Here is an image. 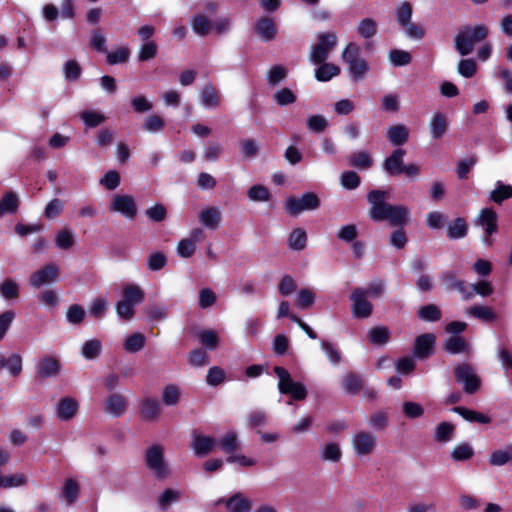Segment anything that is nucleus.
<instances>
[{
    "instance_id": "obj_25",
    "label": "nucleus",
    "mask_w": 512,
    "mask_h": 512,
    "mask_svg": "<svg viewBox=\"0 0 512 512\" xmlns=\"http://www.w3.org/2000/svg\"><path fill=\"white\" fill-rule=\"evenodd\" d=\"M216 445V439L211 436L197 434L193 440V450L199 457L208 455Z\"/></svg>"
},
{
    "instance_id": "obj_16",
    "label": "nucleus",
    "mask_w": 512,
    "mask_h": 512,
    "mask_svg": "<svg viewBox=\"0 0 512 512\" xmlns=\"http://www.w3.org/2000/svg\"><path fill=\"white\" fill-rule=\"evenodd\" d=\"M127 407L128 403L126 398L119 393L109 395L105 401L106 413L114 417L122 416L126 412Z\"/></svg>"
},
{
    "instance_id": "obj_56",
    "label": "nucleus",
    "mask_w": 512,
    "mask_h": 512,
    "mask_svg": "<svg viewBox=\"0 0 512 512\" xmlns=\"http://www.w3.org/2000/svg\"><path fill=\"white\" fill-rule=\"evenodd\" d=\"M101 350L102 344L100 340H87L82 346V355L88 360H93L100 355Z\"/></svg>"
},
{
    "instance_id": "obj_23",
    "label": "nucleus",
    "mask_w": 512,
    "mask_h": 512,
    "mask_svg": "<svg viewBox=\"0 0 512 512\" xmlns=\"http://www.w3.org/2000/svg\"><path fill=\"white\" fill-rule=\"evenodd\" d=\"M160 404L157 399L144 398L140 403V416L145 421H154L160 414Z\"/></svg>"
},
{
    "instance_id": "obj_45",
    "label": "nucleus",
    "mask_w": 512,
    "mask_h": 512,
    "mask_svg": "<svg viewBox=\"0 0 512 512\" xmlns=\"http://www.w3.org/2000/svg\"><path fill=\"white\" fill-rule=\"evenodd\" d=\"M348 66H349V73L354 82H358V81L362 80L369 70V65H368L367 61L363 58H360V59L348 64Z\"/></svg>"
},
{
    "instance_id": "obj_61",
    "label": "nucleus",
    "mask_w": 512,
    "mask_h": 512,
    "mask_svg": "<svg viewBox=\"0 0 512 512\" xmlns=\"http://www.w3.org/2000/svg\"><path fill=\"white\" fill-rule=\"evenodd\" d=\"M307 128L314 133H322L326 130L329 123L323 115H311L306 121Z\"/></svg>"
},
{
    "instance_id": "obj_49",
    "label": "nucleus",
    "mask_w": 512,
    "mask_h": 512,
    "mask_svg": "<svg viewBox=\"0 0 512 512\" xmlns=\"http://www.w3.org/2000/svg\"><path fill=\"white\" fill-rule=\"evenodd\" d=\"M455 427L450 422H441L437 425L434 439L440 443H446L452 440Z\"/></svg>"
},
{
    "instance_id": "obj_54",
    "label": "nucleus",
    "mask_w": 512,
    "mask_h": 512,
    "mask_svg": "<svg viewBox=\"0 0 512 512\" xmlns=\"http://www.w3.org/2000/svg\"><path fill=\"white\" fill-rule=\"evenodd\" d=\"M158 45L155 41L144 42L138 51V61L145 62L149 61L157 56Z\"/></svg>"
},
{
    "instance_id": "obj_32",
    "label": "nucleus",
    "mask_w": 512,
    "mask_h": 512,
    "mask_svg": "<svg viewBox=\"0 0 512 512\" xmlns=\"http://www.w3.org/2000/svg\"><path fill=\"white\" fill-rule=\"evenodd\" d=\"M217 443L221 450L226 454H232L240 449V442L235 431H228Z\"/></svg>"
},
{
    "instance_id": "obj_51",
    "label": "nucleus",
    "mask_w": 512,
    "mask_h": 512,
    "mask_svg": "<svg viewBox=\"0 0 512 512\" xmlns=\"http://www.w3.org/2000/svg\"><path fill=\"white\" fill-rule=\"evenodd\" d=\"M0 294L6 300H14L19 297V285L11 278L5 279L0 284Z\"/></svg>"
},
{
    "instance_id": "obj_60",
    "label": "nucleus",
    "mask_w": 512,
    "mask_h": 512,
    "mask_svg": "<svg viewBox=\"0 0 512 512\" xmlns=\"http://www.w3.org/2000/svg\"><path fill=\"white\" fill-rule=\"evenodd\" d=\"M389 59L396 67L406 66L412 62L411 54L405 50L400 49L390 50Z\"/></svg>"
},
{
    "instance_id": "obj_57",
    "label": "nucleus",
    "mask_w": 512,
    "mask_h": 512,
    "mask_svg": "<svg viewBox=\"0 0 512 512\" xmlns=\"http://www.w3.org/2000/svg\"><path fill=\"white\" fill-rule=\"evenodd\" d=\"M246 422L249 428H262L267 425L268 416L263 410H254L247 415Z\"/></svg>"
},
{
    "instance_id": "obj_19",
    "label": "nucleus",
    "mask_w": 512,
    "mask_h": 512,
    "mask_svg": "<svg viewBox=\"0 0 512 512\" xmlns=\"http://www.w3.org/2000/svg\"><path fill=\"white\" fill-rule=\"evenodd\" d=\"M121 298L135 307L144 302L145 291L136 284L126 283L122 286Z\"/></svg>"
},
{
    "instance_id": "obj_20",
    "label": "nucleus",
    "mask_w": 512,
    "mask_h": 512,
    "mask_svg": "<svg viewBox=\"0 0 512 512\" xmlns=\"http://www.w3.org/2000/svg\"><path fill=\"white\" fill-rule=\"evenodd\" d=\"M60 371L59 361L52 356H45L37 365L36 372L39 378H49L58 375Z\"/></svg>"
},
{
    "instance_id": "obj_34",
    "label": "nucleus",
    "mask_w": 512,
    "mask_h": 512,
    "mask_svg": "<svg viewBox=\"0 0 512 512\" xmlns=\"http://www.w3.org/2000/svg\"><path fill=\"white\" fill-rule=\"evenodd\" d=\"M390 335V331L386 326H375L368 331L367 337L373 345L382 346L388 343Z\"/></svg>"
},
{
    "instance_id": "obj_13",
    "label": "nucleus",
    "mask_w": 512,
    "mask_h": 512,
    "mask_svg": "<svg viewBox=\"0 0 512 512\" xmlns=\"http://www.w3.org/2000/svg\"><path fill=\"white\" fill-rule=\"evenodd\" d=\"M58 275V268L55 264L50 263L35 271L30 276V285L34 288H39L43 284L52 282Z\"/></svg>"
},
{
    "instance_id": "obj_58",
    "label": "nucleus",
    "mask_w": 512,
    "mask_h": 512,
    "mask_svg": "<svg viewBox=\"0 0 512 512\" xmlns=\"http://www.w3.org/2000/svg\"><path fill=\"white\" fill-rule=\"evenodd\" d=\"M130 54L131 52L128 47H120L115 51L108 52L106 61L109 65L122 64L129 60Z\"/></svg>"
},
{
    "instance_id": "obj_18",
    "label": "nucleus",
    "mask_w": 512,
    "mask_h": 512,
    "mask_svg": "<svg viewBox=\"0 0 512 512\" xmlns=\"http://www.w3.org/2000/svg\"><path fill=\"white\" fill-rule=\"evenodd\" d=\"M443 350L449 354H465L470 351V344L460 335H452L443 343Z\"/></svg>"
},
{
    "instance_id": "obj_3",
    "label": "nucleus",
    "mask_w": 512,
    "mask_h": 512,
    "mask_svg": "<svg viewBox=\"0 0 512 512\" xmlns=\"http://www.w3.org/2000/svg\"><path fill=\"white\" fill-rule=\"evenodd\" d=\"M146 467L158 480H163L169 475V467L165 461L164 447L160 444H153L148 447L144 455Z\"/></svg>"
},
{
    "instance_id": "obj_35",
    "label": "nucleus",
    "mask_w": 512,
    "mask_h": 512,
    "mask_svg": "<svg viewBox=\"0 0 512 512\" xmlns=\"http://www.w3.org/2000/svg\"><path fill=\"white\" fill-rule=\"evenodd\" d=\"M510 198H512V185L497 181L495 189L490 193V201L496 204H502L505 200Z\"/></svg>"
},
{
    "instance_id": "obj_53",
    "label": "nucleus",
    "mask_w": 512,
    "mask_h": 512,
    "mask_svg": "<svg viewBox=\"0 0 512 512\" xmlns=\"http://www.w3.org/2000/svg\"><path fill=\"white\" fill-rule=\"evenodd\" d=\"M247 195L250 200L257 202H267L271 199L270 191L261 184L251 186L247 191Z\"/></svg>"
},
{
    "instance_id": "obj_27",
    "label": "nucleus",
    "mask_w": 512,
    "mask_h": 512,
    "mask_svg": "<svg viewBox=\"0 0 512 512\" xmlns=\"http://www.w3.org/2000/svg\"><path fill=\"white\" fill-rule=\"evenodd\" d=\"M20 205L18 195L13 191L4 193L0 199V218L6 214H14Z\"/></svg>"
},
{
    "instance_id": "obj_6",
    "label": "nucleus",
    "mask_w": 512,
    "mask_h": 512,
    "mask_svg": "<svg viewBox=\"0 0 512 512\" xmlns=\"http://www.w3.org/2000/svg\"><path fill=\"white\" fill-rule=\"evenodd\" d=\"M318 43L312 46L310 61L313 64L325 62L330 52L337 45V35L335 32L320 33L317 36Z\"/></svg>"
},
{
    "instance_id": "obj_55",
    "label": "nucleus",
    "mask_w": 512,
    "mask_h": 512,
    "mask_svg": "<svg viewBox=\"0 0 512 512\" xmlns=\"http://www.w3.org/2000/svg\"><path fill=\"white\" fill-rule=\"evenodd\" d=\"M413 7L410 2L405 1L396 9V19L401 27H407L411 22Z\"/></svg>"
},
{
    "instance_id": "obj_7",
    "label": "nucleus",
    "mask_w": 512,
    "mask_h": 512,
    "mask_svg": "<svg viewBox=\"0 0 512 512\" xmlns=\"http://www.w3.org/2000/svg\"><path fill=\"white\" fill-rule=\"evenodd\" d=\"M364 294V288L355 287L351 290L349 300L351 301L352 315L357 319H366L373 313V304Z\"/></svg>"
},
{
    "instance_id": "obj_9",
    "label": "nucleus",
    "mask_w": 512,
    "mask_h": 512,
    "mask_svg": "<svg viewBox=\"0 0 512 512\" xmlns=\"http://www.w3.org/2000/svg\"><path fill=\"white\" fill-rule=\"evenodd\" d=\"M110 210L121 213L127 219H134L137 216V206L131 195L116 194L114 195Z\"/></svg>"
},
{
    "instance_id": "obj_11",
    "label": "nucleus",
    "mask_w": 512,
    "mask_h": 512,
    "mask_svg": "<svg viewBox=\"0 0 512 512\" xmlns=\"http://www.w3.org/2000/svg\"><path fill=\"white\" fill-rule=\"evenodd\" d=\"M478 224L485 228V241L490 245L489 239L498 230V216L492 208H483L480 211Z\"/></svg>"
},
{
    "instance_id": "obj_12",
    "label": "nucleus",
    "mask_w": 512,
    "mask_h": 512,
    "mask_svg": "<svg viewBox=\"0 0 512 512\" xmlns=\"http://www.w3.org/2000/svg\"><path fill=\"white\" fill-rule=\"evenodd\" d=\"M254 32L264 42L274 40L277 35V27L274 19L268 16L260 17L254 25Z\"/></svg>"
},
{
    "instance_id": "obj_50",
    "label": "nucleus",
    "mask_w": 512,
    "mask_h": 512,
    "mask_svg": "<svg viewBox=\"0 0 512 512\" xmlns=\"http://www.w3.org/2000/svg\"><path fill=\"white\" fill-rule=\"evenodd\" d=\"M145 342V336L140 332H136L127 337L124 342V349L129 353H136L145 346Z\"/></svg>"
},
{
    "instance_id": "obj_40",
    "label": "nucleus",
    "mask_w": 512,
    "mask_h": 512,
    "mask_svg": "<svg viewBox=\"0 0 512 512\" xmlns=\"http://www.w3.org/2000/svg\"><path fill=\"white\" fill-rule=\"evenodd\" d=\"M197 338L200 344L209 350L216 349L220 342L218 333L214 330H200L197 333Z\"/></svg>"
},
{
    "instance_id": "obj_39",
    "label": "nucleus",
    "mask_w": 512,
    "mask_h": 512,
    "mask_svg": "<svg viewBox=\"0 0 512 512\" xmlns=\"http://www.w3.org/2000/svg\"><path fill=\"white\" fill-rule=\"evenodd\" d=\"M193 31L199 36H206L212 29V22L203 14L195 15L191 20Z\"/></svg>"
},
{
    "instance_id": "obj_24",
    "label": "nucleus",
    "mask_w": 512,
    "mask_h": 512,
    "mask_svg": "<svg viewBox=\"0 0 512 512\" xmlns=\"http://www.w3.org/2000/svg\"><path fill=\"white\" fill-rule=\"evenodd\" d=\"M7 369L12 377H18L22 372V357L18 353H12L5 357L0 353V370Z\"/></svg>"
},
{
    "instance_id": "obj_5",
    "label": "nucleus",
    "mask_w": 512,
    "mask_h": 512,
    "mask_svg": "<svg viewBox=\"0 0 512 512\" xmlns=\"http://www.w3.org/2000/svg\"><path fill=\"white\" fill-rule=\"evenodd\" d=\"M320 199L314 192H306L301 197L290 196L285 201V210L290 216H297L304 211L316 210Z\"/></svg>"
},
{
    "instance_id": "obj_38",
    "label": "nucleus",
    "mask_w": 512,
    "mask_h": 512,
    "mask_svg": "<svg viewBox=\"0 0 512 512\" xmlns=\"http://www.w3.org/2000/svg\"><path fill=\"white\" fill-rule=\"evenodd\" d=\"M509 462H512V445L493 451L489 458V463L492 466H503Z\"/></svg>"
},
{
    "instance_id": "obj_28",
    "label": "nucleus",
    "mask_w": 512,
    "mask_h": 512,
    "mask_svg": "<svg viewBox=\"0 0 512 512\" xmlns=\"http://www.w3.org/2000/svg\"><path fill=\"white\" fill-rule=\"evenodd\" d=\"M409 130L403 124L393 125L388 129L387 139L394 146H401L408 141Z\"/></svg>"
},
{
    "instance_id": "obj_44",
    "label": "nucleus",
    "mask_w": 512,
    "mask_h": 512,
    "mask_svg": "<svg viewBox=\"0 0 512 512\" xmlns=\"http://www.w3.org/2000/svg\"><path fill=\"white\" fill-rule=\"evenodd\" d=\"M202 104L206 107H217L220 99L215 87L212 84H206L201 90Z\"/></svg>"
},
{
    "instance_id": "obj_47",
    "label": "nucleus",
    "mask_w": 512,
    "mask_h": 512,
    "mask_svg": "<svg viewBox=\"0 0 512 512\" xmlns=\"http://www.w3.org/2000/svg\"><path fill=\"white\" fill-rule=\"evenodd\" d=\"M468 313L485 322H494L496 320V314L490 307L473 305L469 307Z\"/></svg>"
},
{
    "instance_id": "obj_14",
    "label": "nucleus",
    "mask_w": 512,
    "mask_h": 512,
    "mask_svg": "<svg viewBox=\"0 0 512 512\" xmlns=\"http://www.w3.org/2000/svg\"><path fill=\"white\" fill-rule=\"evenodd\" d=\"M405 150L402 148L395 149L390 156H388L383 162V169L390 176H399L403 173Z\"/></svg>"
},
{
    "instance_id": "obj_8",
    "label": "nucleus",
    "mask_w": 512,
    "mask_h": 512,
    "mask_svg": "<svg viewBox=\"0 0 512 512\" xmlns=\"http://www.w3.org/2000/svg\"><path fill=\"white\" fill-rule=\"evenodd\" d=\"M440 281L446 291L459 292L463 300L472 299V293H468V286L465 280L459 279L456 272L452 270L443 271L440 275Z\"/></svg>"
},
{
    "instance_id": "obj_33",
    "label": "nucleus",
    "mask_w": 512,
    "mask_h": 512,
    "mask_svg": "<svg viewBox=\"0 0 512 512\" xmlns=\"http://www.w3.org/2000/svg\"><path fill=\"white\" fill-rule=\"evenodd\" d=\"M274 373L278 376V389L281 394H288V392L293 388L296 384L295 381L292 380L291 375L287 369L281 366H275L273 368Z\"/></svg>"
},
{
    "instance_id": "obj_2",
    "label": "nucleus",
    "mask_w": 512,
    "mask_h": 512,
    "mask_svg": "<svg viewBox=\"0 0 512 512\" xmlns=\"http://www.w3.org/2000/svg\"><path fill=\"white\" fill-rule=\"evenodd\" d=\"M488 33L484 24L465 26L455 37V48L461 56H467L473 52L476 43L487 38Z\"/></svg>"
},
{
    "instance_id": "obj_15",
    "label": "nucleus",
    "mask_w": 512,
    "mask_h": 512,
    "mask_svg": "<svg viewBox=\"0 0 512 512\" xmlns=\"http://www.w3.org/2000/svg\"><path fill=\"white\" fill-rule=\"evenodd\" d=\"M376 446V437L370 432H359L354 438V449L358 455L370 454Z\"/></svg>"
},
{
    "instance_id": "obj_62",
    "label": "nucleus",
    "mask_w": 512,
    "mask_h": 512,
    "mask_svg": "<svg viewBox=\"0 0 512 512\" xmlns=\"http://www.w3.org/2000/svg\"><path fill=\"white\" fill-rule=\"evenodd\" d=\"M80 118L89 128H95L106 120V117L103 114L89 110L82 111Z\"/></svg>"
},
{
    "instance_id": "obj_1",
    "label": "nucleus",
    "mask_w": 512,
    "mask_h": 512,
    "mask_svg": "<svg viewBox=\"0 0 512 512\" xmlns=\"http://www.w3.org/2000/svg\"><path fill=\"white\" fill-rule=\"evenodd\" d=\"M388 192L371 190L367 194L370 203L369 216L375 222L389 221L391 226H404L409 220V210L403 205H391L385 201Z\"/></svg>"
},
{
    "instance_id": "obj_63",
    "label": "nucleus",
    "mask_w": 512,
    "mask_h": 512,
    "mask_svg": "<svg viewBox=\"0 0 512 512\" xmlns=\"http://www.w3.org/2000/svg\"><path fill=\"white\" fill-rule=\"evenodd\" d=\"M85 315V309L79 304L70 305L66 312L67 321L73 325L82 323Z\"/></svg>"
},
{
    "instance_id": "obj_59",
    "label": "nucleus",
    "mask_w": 512,
    "mask_h": 512,
    "mask_svg": "<svg viewBox=\"0 0 512 512\" xmlns=\"http://www.w3.org/2000/svg\"><path fill=\"white\" fill-rule=\"evenodd\" d=\"M63 72L66 80L74 82L81 77L82 68L76 60L70 59L65 62Z\"/></svg>"
},
{
    "instance_id": "obj_64",
    "label": "nucleus",
    "mask_w": 512,
    "mask_h": 512,
    "mask_svg": "<svg viewBox=\"0 0 512 512\" xmlns=\"http://www.w3.org/2000/svg\"><path fill=\"white\" fill-rule=\"evenodd\" d=\"M74 237L68 228H64L58 232L55 238L56 246L63 250H68L74 245Z\"/></svg>"
},
{
    "instance_id": "obj_41",
    "label": "nucleus",
    "mask_w": 512,
    "mask_h": 512,
    "mask_svg": "<svg viewBox=\"0 0 512 512\" xmlns=\"http://www.w3.org/2000/svg\"><path fill=\"white\" fill-rule=\"evenodd\" d=\"M226 506L230 509V512H249L251 502L247 498H243L240 493H237L226 501Z\"/></svg>"
},
{
    "instance_id": "obj_36",
    "label": "nucleus",
    "mask_w": 512,
    "mask_h": 512,
    "mask_svg": "<svg viewBox=\"0 0 512 512\" xmlns=\"http://www.w3.org/2000/svg\"><path fill=\"white\" fill-rule=\"evenodd\" d=\"M417 316L422 321L438 322L442 318V312L436 304H427L418 309Z\"/></svg>"
},
{
    "instance_id": "obj_17",
    "label": "nucleus",
    "mask_w": 512,
    "mask_h": 512,
    "mask_svg": "<svg viewBox=\"0 0 512 512\" xmlns=\"http://www.w3.org/2000/svg\"><path fill=\"white\" fill-rule=\"evenodd\" d=\"M342 386L347 394H359L364 389L363 375L354 371H349L342 378Z\"/></svg>"
},
{
    "instance_id": "obj_46",
    "label": "nucleus",
    "mask_w": 512,
    "mask_h": 512,
    "mask_svg": "<svg viewBox=\"0 0 512 512\" xmlns=\"http://www.w3.org/2000/svg\"><path fill=\"white\" fill-rule=\"evenodd\" d=\"M473 447L466 442L456 445L451 451V458L456 461H467L474 456Z\"/></svg>"
},
{
    "instance_id": "obj_26",
    "label": "nucleus",
    "mask_w": 512,
    "mask_h": 512,
    "mask_svg": "<svg viewBox=\"0 0 512 512\" xmlns=\"http://www.w3.org/2000/svg\"><path fill=\"white\" fill-rule=\"evenodd\" d=\"M373 158L367 151L353 152L348 157V165L359 170H368L373 166Z\"/></svg>"
},
{
    "instance_id": "obj_29",
    "label": "nucleus",
    "mask_w": 512,
    "mask_h": 512,
    "mask_svg": "<svg viewBox=\"0 0 512 512\" xmlns=\"http://www.w3.org/2000/svg\"><path fill=\"white\" fill-rule=\"evenodd\" d=\"M452 411L460 415L464 420L468 422H477L481 424H489L491 422V418L488 415L468 409L463 406H456L452 409Z\"/></svg>"
},
{
    "instance_id": "obj_42",
    "label": "nucleus",
    "mask_w": 512,
    "mask_h": 512,
    "mask_svg": "<svg viewBox=\"0 0 512 512\" xmlns=\"http://www.w3.org/2000/svg\"><path fill=\"white\" fill-rule=\"evenodd\" d=\"M220 220V212L214 207H209L203 210L200 214L201 223L210 229H216L220 223Z\"/></svg>"
},
{
    "instance_id": "obj_31",
    "label": "nucleus",
    "mask_w": 512,
    "mask_h": 512,
    "mask_svg": "<svg viewBox=\"0 0 512 512\" xmlns=\"http://www.w3.org/2000/svg\"><path fill=\"white\" fill-rule=\"evenodd\" d=\"M318 65L319 67L315 70V78L320 82L330 81L341 72L340 67L333 63H326L325 61Z\"/></svg>"
},
{
    "instance_id": "obj_52",
    "label": "nucleus",
    "mask_w": 512,
    "mask_h": 512,
    "mask_svg": "<svg viewBox=\"0 0 512 512\" xmlns=\"http://www.w3.org/2000/svg\"><path fill=\"white\" fill-rule=\"evenodd\" d=\"M357 33L365 39L374 37L377 33L376 21L372 18L361 20L357 26Z\"/></svg>"
},
{
    "instance_id": "obj_37",
    "label": "nucleus",
    "mask_w": 512,
    "mask_h": 512,
    "mask_svg": "<svg viewBox=\"0 0 512 512\" xmlns=\"http://www.w3.org/2000/svg\"><path fill=\"white\" fill-rule=\"evenodd\" d=\"M288 245L292 250L302 251L307 245V233L302 228H294L288 237Z\"/></svg>"
},
{
    "instance_id": "obj_4",
    "label": "nucleus",
    "mask_w": 512,
    "mask_h": 512,
    "mask_svg": "<svg viewBox=\"0 0 512 512\" xmlns=\"http://www.w3.org/2000/svg\"><path fill=\"white\" fill-rule=\"evenodd\" d=\"M453 374L455 381L463 385V390L467 394L476 393L481 387V379L475 373L470 363H460L454 366Z\"/></svg>"
},
{
    "instance_id": "obj_30",
    "label": "nucleus",
    "mask_w": 512,
    "mask_h": 512,
    "mask_svg": "<svg viewBox=\"0 0 512 512\" xmlns=\"http://www.w3.org/2000/svg\"><path fill=\"white\" fill-rule=\"evenodd\" d=\"M468 233V224L465 218L457 217L448 224L447 237L449 239H461Z\"/></svg>"
},
{
    "instance_id": "obj_43",
    "label": "nucleus",
    "mask_w": 512,
    "mask_h": 512,
    "mask_svg": "<svg viewBox=\"0 0 512 512\" xmlns=\"http://www.w3.org/2000/svg\"><path fill=\"white\" fill-rule=\"evenodd\" d=\"M80 492L79 484L74 479H67L64 483L62 490V497L67 502V504L71 505L76 502L78 499Z\"/></svg>"
},
{
    "instance_id": "obj_48",
    "label": "nucleus",
    "mask_w": 512,
    "mask_h": 512,
    "mask_svg": "<svg viewBox=\"0 0 512 512\" xmlns=\"http://www.w3.org/2000/svg\"><path fill=\"white\" fill-rule=\"evenodd\" d=\"M315 299L316 295L311 289L301 288L297 292L296 306L301 310L308 309L314 305Z\"/></svg>"
},
{
    "instance_id": "obj_10",
    "label": "nucleus",
    "mask_w": 512,
    "mask_h": 512,
    "mask_svg": "<svg viewBox=\"0 0 512 512\" xmlns=\"http://www.w3.org/2000/svg\"><path fill=\"white\" fill-rule=\"evenodd\" d=\"M436 336L433 333H424L414 340L413 354L420 360L429 358L435 349Z\"/></svg>"
},
{
    "instance_id": "obj_22",
    "label": "nucleus",
    "mask_w": 512,
    "mask_h": 512,
    "mask_svg": "<svg viewBox=\"0 0 512 512\" xmlns=\"http://www.w3.org/2000/svg\"><path fill=\"white\" fill-rule=\"evenodd\" d=\"M78 408V402L74 398L64 397L58 403L57 416L62 421H68L76 415Z\"/></svg>"
},
{
    "instance_id": "obj_21",
    "label": "nucleus",
    "mask_w": 512,
    "mask_h": 512,
    "mask_svg": "<svg viewBox=\"0 0 512 512\" xmlns=\"http://www.w3.org/2000/svg\"><path fill=\"white\" fill-rule=\"evenodd\" d=\"M449 127V121L447 117L441 113H435L429 122V130L432 139L442 138Z\"/></svg>"
}]
</instances>
